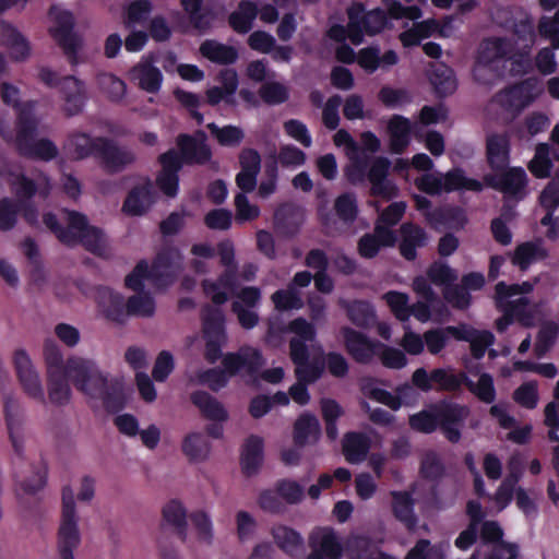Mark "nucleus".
I'll use <instances>...</instances> for the list:
<instances>
[{
	"label": "nucleus",
	"mask_w": 559,
	"mask_h": 559,
	"mask_svg": "<svg viewBox=\"0 0 559 559\" xmlns=\"http://www.w3.org/2000/svg\"><path fill=\"white\" fill-rule=\"evenodd\" d=\"M514 38L485 39L478 48L473 76L484 85H490L503 76L507 64L513 74H526L533 69L531 49L535 44L533 23L525 19L516 25Z\"/></svg>",
	"instance_id": "obj_1"
},
{
	"label": "nucleus",
	"mask_w": 559,
	"mask_h": 559,
	"mask_svg": "<svg viewBox=\"0 0 559 559\" xmlns=\"http://www.w3.org/2000/svg\"><path fill=\"white\" fill-rule=\"evenodd\" d=\"M205 133L198 132L194 138L180 135L178 146L181 155L171 150L159 158L162 171L156 182L158 188L168 197H175L178 192V170L181 168V160L187 163H204L210 159L211 152L205 143Z\"/></svg>",
	"instance_id": "obj_2"
},
{
	"label": "nucleus",
	"mask_w": 559,
	"mask_h": 559,
	"mask_svg": "<svg viewBox=\"0 0 559 559\" xmlns=\"http://www.w3.org/2000/svg\"><path fill=\"white\" fill-rule=\"evenodd\" d=\"M61 215L67 228L62 227L59 219L51 213L44 215V223L62 243L67 246L82 243L95 254L107 253V238L100 229L90 226L84 215L70 211H63Z\"/></svg>",
	"instance_id": "obj_3"
},
{
	"label": "nucleus",
	"mask_w": 559,
	"mask_h": 559,
	"mask_svg": "<svg viewBox=\"0 0 559 559\" xmlns=\"http://www.w3.org/2000/svg\"><path fill=\"white\" fill-rule=\"evenodd\" d=\"M35 103L26 102L19 107L16 134L4 133L8 141H13L21 154L43 160H50L58 154L57 146L47 139H36L38 119L34 112Z\"/></svg>",
	"instance_id": "obj_4"
},
{
	"label": "nucleus",
	"mask_w": 559,
	"mask_h": 559,
	"mask_svg": "<svg viewBox=\"0 0 559 559\" xmlns=\"http://www.w3.org/2000/svg\"><path fill=\"white\" fill-rule=\"evenodd\" d=\"M264 362L259 349L245 346L237 353H230L224 357V370L210 369L200 372L192 381L197 384L207 385L213 391H218L227 384L228 377L237 373L252 376L259 371Z\"/></svg>",
	"instance_id": "obj_5"
},
{
	"label": "nucleus",
	"mask_w": 559,
	"mask_h": 559,
	"mask_svg": "<svg viewBox=\"0 0 559 559\" xmlns=\"http://www.w3.org/2000/svg\"><path fill=\"white\" fill-rule=\"evenodd\" d=\"M468 415V409L451 402H441L430 411H423L411 416L409 425L420 432H432L438 426L451 442L460 440V427Z\"/></svg>",
	"instance_id": "obj_6"
},
{
	"label": "nucleus",
	"mask_w": 559,
	"mask_h": 559,
	"mask_svg": "<svg viewBox=\"0 0 559 559\" xmlns=\"http://www.w3.org/2000/svg\"><path fill=\"white\" fill-rule=\"evenodd\" d=\"M183 258L178 250L170 249L157 255L151 269L145 261L140 262L133 272L127 276L126 285L140 290L144 282L148 281L156 288H165L174 283L177 274L182 270Z\"/></svg>",
	"instance_id": "obj_7"
},
{
	"label": "nucleus",
	"mask_w": 559,
	"mask_h": 559,
	"mask_svg": "<svg viewBox=\"0 0 559 559\" xmlns=\"http://www.w3.org/2000/svg\"><path fill=\"white\" fill-rule=\"evenodd\" d=\"M288 331L294 334L289 342L290 359L295 364V374L298 382L309 384L316 382L322 373L319 366L308 362L309 345L314 346L317 331L312 323L304 318L293 320Z\"/></svg>",
	"instance_id": "obj_8"
},
{
	"label": "nucleus",
	"mask_w": 559,
	"mask_h": 559,
	"mask_svg": "<svg viewBox=\"0 0 559 559\" xmlns=\"http://www.w3.org/2000/svg\"><path fill=\"white\" fill-rule=\"evenodd\" d=\"M348 24L333 25L329 29V37L336 41L349 39L354 45H359L364 40V35H374L380 33L386 25L388 19L383 10L374 9L366 12L361 3H354L347 10Z\"/></svg>",
	"instance_id": "obj_9"
},
{
	"label": "nucleus",
	"mask_w": 559,
	"mask_h": 559,
	"mask_svg": "<svg viewBox=\"0 0 559 559\" xmlns=\"http://www.w3.org/2000/svg\"><path fill=\"white\" fill-rule=\"evenodd\" d=\"M533 290V284L506 285L499 283L496 286V302L498 308L513 316L516 321L525 326L534 325L543 316L542 304H532L525 294Z\"/></svg>",
	"instance_id": "obj_10"
},
{
	"label": "nucleus",
	"mask_w": 559,
	"mask_h": 559,
	"mask_svg": "<svg viewBox=\"0 0 559 559\" xmlns=\"http://www.w3.org/2000/svg\"><path fill=\"white\" fill-rule=\"evenodd\" d=\"M543 91V85L538 79H526L497 93L489 102L487 110L490 115L506 114L508 118H513L537 99Z\"/></svg>",
	"instance_id": "obj_11"
},
{
	"label": "nucleus",
	"mask_w": 559,
	"mask_h": 559,
	"mask_svg": "<svg viewBox=\"0 0 559 559\" xmlns=\"http://www.w3.org/2000/svg\"><path fill=\"white\" fill-rule=\"evenodd\" d=\"M66 371L75 388L85 395L107 399L109 380L95 361L80 356H71L66 361Z\"/></svg>",
	"instance_id": "obj_12"
},
{
	"label": "nucleus",
	"mask_w": 559,
	"mask_h": 559,
	"mask_svg": "<svg viewBox=\"0 0 559 559\" xmlns=\"http://www.w3.org/2000/svg\"><path fill=\"white\" fill-rule=\"evenodd\" d=\"M44 360L49 401L55 405L67 404L71 397V389L68 383L70 379L66 371L61 349L52 340H47L44 344Z\"/></svg>",
	"instance_id": "obj_13"
},
{
	"label": "nucleus",
	"mask_w": 559,
	"mask_h": 559,
	"mask_svg": "<svg viewBox=\"0 0 559 559\" xmlns=\"http://www.w3.org/2000/svg\"><path fill=\"white\" fill-rule=\"evenodd\" d=\"M82 543L80 518L73 489L64 486L61 492V513L56 535V548L76 550Z\"/></svg>",
	"instance_id": "obj_14"
},
{
	"label": "nucleus",
	"mask_w": 559,
	"mask_h": 559,
	"mask_svg": "<svg viewBox=\"0 0 559 559\" xmlns=\"http://www.w3.org/2000/svg\"><path fill=\"white\" fill-rule=\"evenodd\" d=\"M39 80L50 86H59L63 99V110L68 116H74L82 111L86 100L85 83L75 76L60 79L59 73L48 67H43L38 72Z\"/></svg>",
	"instance_id": "obj_15"
},
{
	"label": "nucleus",
	"mask_w": 559,
	"mask_h": 559,
	"mask_svg": "<svg viewBox=\"0 0 559 559\" xmlns=\"http://www.w3.org/2000/svg\"><path fill=\"white\" fill-rule=\"evenodd\" d=\"M51 26L50 33L52 37L63 48L68 60L72 66L81 62L79 50L81 48V39L72 32L74 21L71 12L60 7H53L50 10Z\"/></svg>",
	"instance_id": "obj_16"
},
{
	"label": "nucleus",
	"mask_w": 559,
	"mask_h": 559,
	"mask_svg": "<svg viewBox=\"0 0 559 559\" xmlns=\"http://www.w3.org/2000/svg\"><path fill=\"white\" fill-rule=\"evenodd\" d=\"M418 188L429 194H439L443 191L453 190H481V183L475 179L464 176L463 171L455 169L442 174H426L417 180Z\"/></svg>",
	"instance_id": "obj_17"
},
{
	"label": "nucleus",
	"mask_w": 559,
	"mask_h": 559,
	"mask_svg": "<svg viewBox=\"0 0 559 559\" xmlns=\"http://www.w3.org/2000/svg\"><path fill=\"white\" fill-rule=\"evenodd\" d=\"M13 365L23 392L29 399L45 404L46 396L40 374L25 349L17 348L14 350Z\"/></svg>",
	"instance_id": "obj_18"
},
{
	"label": "nucleus",
	"mask_w": 559,
	"mask_h": 559,
	"mask_svg": "<svg viewBox=\"0 0 559 559\" xmlns=\"http://www.w3.org/2000/svg\"><path fill=\"white\" fill-rule=\"evenodd\" d=\"M4 423L14 452L22 456L25 450L24 409L13 393L2 395Z\"/></svg>",
	"instance_id": "obj_19"
},
{
	"label": "nucleus",
	"mask_w": 559,
	"mask_h": 559,
	"mask_svg": "<svg viewBox=\"0 0 559 559\" xmlns=\"http://www.w3.org/2000/svg\"><path fill=\"white\" fill-rule=\"evenodd\" d=\"M225 317L222 310L206 308L203 313V333L206 340L205 357L214 362L221 356V348L226 341Z\"/></svg>",
	"instance_id": "obj_20"
},
{
	"label": "nucleus",
	"mask_w": 559,
	"mask_h": 559,
	"mask_svg": "<svg viewBox=\"0 0 559 559\" xmlns=\"http://www.w3.org/2000/svg\"><path fill=\"white\" fill-rule=\"evenodd\" d=\"M349 550L357 557L364 559H394L393 557L381 552L377 546L365 536H354L348 540ZM432 550L430 542L420 539L414 548L409 550L406 559H428Z\"/></svg>",
	"instance_id": "obj_21"
},
{
	"label": "nucleus",
	"mask_w": 559,
	"mask_h": 559,
	"mask_svg": "<svg viewBox=\"0 0 559 559\" xmlns=\"http://www.w3.org/2000/svg\"><path fill=\"white\" fill-rule=\"evenodd\" d=\"M311 552L308 559H341L343 547L331 527H316L309 535Z\"/></svg>",
	"instance_id": "obj_22"
},
{
	"label": "nucleus",
	"mask_w": 559,
	"mask_h": 559,
	"mask_svg": "<svg viewBox=\"0 0 559 559\" xmlns=\"http://www.w3.org/2000/svg\"><path fill=\"white\" fill-rule=\"evenodd\" d=\"M129 79L135 83L142 91L156 94L160 91L163 85V73L155 66L151 56H144L141 60L129 71Z\"/></svg>",
	"instance_id": "obj_23"
},
{
	"label": "nucleus",
	"mask_w": 559,
	"mask_h": 559,
	"mask_svg": "<svg viewBox=\"0 0 559 559\" xmlns=\"http://www.w3.org/2000/svg\"><path fill=\"white\" fill-rule=\"evenodd\" d=\"M390 165L391 163L388 158L378 157L372 162L368 173L372 194L388 200L397 195L396 186L386 179Z\"/></svg>",
	"instance_id": "obj_24"
},
{
	"label": "nucleus",
	"mask_w": 559,
	"mask_h": 559,
	"mask_svg": "<svg viewBox=\"0 0 559 559\" xmlns=\"http://www.w3.org/2000/svg\"><path fill=\"white\" fill-rule=\"evenodd\" d=\"M360 385L365 395L378 403L386 405L392 411L400 409L403 404L402 399L407 397L413 392L408 384H404L397 388L396 394H393L377 386V382L372 378H364Z\"/></svg>",
	"instance_id": "obj_25"
},
{
	"label": "nucleus",
	"mask_w": 559,
	"mask_h": 559,
	"mask_svg": "<svg viewBox=\"0 0 559 559\" xmlns=\"http://www.w3.org/2000/svg\"><path fill=\"white\" fill-rule=\"evenodd\" d=\"M155 202V193L152 182L144 179L128 194L122 211L131 216H140L146 213Z\"/></svg>",
	"instance_id": "obj_26"
},
{
	"label": "nucleus",
	"mask_w": 559,
	"mask_h": 559,
	"mask_svg": "<svg viewBox=\"0 0 559 559\" xmlns=\"http://www.w3.org/2000/svg\"><path fill=\"white\" fill-rule=\"evenodd\" d=\"M342 334L348 353L358 362H369L380 346V344L350 328H344Z\"/></svg>",
	"instance_id": "obj_27"
},
{
	"label": "nucleus",
	"mask_w": 559,
	"mask_h": 559,
	"mask_svg": "<svg viewBox=\"0 0 559 559\" xmlns=\"http://www.w3.org/2000/svg\"><path fill=\"white\" fill-rule=\"evenodd\" d=\"M499 173L486 177L488 185L508 195H518L525 188L527 176L523 168L513 167Z\"/></svg>",
	"instance_id": "obj_28"
},
{
	"label": "nucleus",
	"mask_w": 559,
	"mask_h": 559,
	"mask_svg": "<svg viewBox=\"0 0 559 559\" xmlns=\"http://www.w3.org/2000/svg\"><path fill=\"white\" fill-rule=\"evenodd\" d=\"M104 139H92L83 132H75L69 136L64 144L66 153L74 159H83L93 154L99 156Z\"/></svg>",
	"instance_id": "obj_29"
},
{
	"label": "nucleus",
	"mask_w": 559,
	"mask_h": 559,
	"mask_svg": "<svg viewBox=\"0 0 559 559\" xmlns=\"http://www.w3.org/2000/svg\"><path fill=\"white\" fill-rule=\"evenodd\" d=\"M0 40L9 50L10 56L15 61H23L31 55V47L26 38L11 24L0 23Z\"/></svg>",
	"instance_id": "obj_30"
},
{
	"label": "nucleus",
	"mask_w": 559,
	"mask_h": 559,
	"mask_svg": "<svg viewBox=\"0 0 559 559\" xmlns=\"http://www.w3.org/2000/svg\"><path fill=\"white\" fill-rule=\"evenodd\" d=\"M109 171H120L135 160V155L126 147L117 146L115 143L104 139L98 156Z\"/></svg>",
	"instance_id": "obj_31"
},
{
	"label": "nucleus",
	"mask_w": 559,
	"mask_h": 559,
	"mask_svg": "<svg viewBox=\"0 0 559 559\" xmlns=\"http://www.w3.org/2000/svg\"><path fill=\"white\" fill-rule=\"evenodd\" d=\"M204 294L215 304L223 305L235 290L236 275L234 271L225 270V272L215 281L206 280L202 283Z\"/></svg>",
	"instance_id": "obj_32"
},
{
	"label": "nucleus",
	"mask_w": 559,
	"mask_h": 559,
	"mask_svg": "<svg viewBox=\"0 0 559 559\" xmlns=\"http://www.w3.org/2000/svg\"><path fill=\"white\" fill-rule=\"evenodd\" d=\"M413 124L409 119L394 115L388 122L390 135V148L395 154H401L411 143Z\"/></svg>",
	"instance_id": "obj_33"
},
{
	"label": "nucleus",
	"mask_w": 559,
	"mask_h": 559,
	"mask_svg": "<svg viewBox=\"0 0 559 559\" xmlns=\"http://www.w3.org/2000/svg\"><path fill=\"white\" fill-rule=\"evenodd\" d=\"M394 233L381 224H377L372 235L364 236L359 241V253L365 258H373L381 247H391L395 243Z\"/></svg>",
	"instance_id": "obj_34"
},
{
	"label": "nucleus",
	"mask_w": 559,
	"mask_h": 559,
	"mask_svg": "<svg viewBox=\"0 0 559 559\" xmlns=\"http://www.w3.org/2000/svg\"><path fill=\"white\" fill-rule=\"evenodd\" d=\"M459 341L468 342L472 355L479 359L484 357L486 350L493 344L495 336L487 330H478L468 324H460Z\"/></svg>",
	"instance_id": "obj_35"
},
{
	"label": "nucleus",
	"mask_w": 559,
	"mask_h": 559,
	"mask_svg": "<svg viewBox=\"0 0 559 559\" xmlns=\"http://www.w3.org/2000/svg\"><path fill=\"white\" fill-rule=\"evenodd\" d=\"M481 544L474 551L469 559H479L491 556L500 545H508L501 540L503 532L495 521H486L480 526Z\"/></svg>",
	"instance_id": "obj_36"
},
{
	"label": "nucleus",
	"mask_w": 559,
	"mask_h": 559,
	"mask_svg": "<svg viewBox=\"0 0 559 559\" xmlns=\"http://www.w3.org/2000/svg\"><path fill=\"white\" fill-rule=\"evenodd\" d=\"M510 141L506 134H491L487 138V159L496 173L504 170L509 164Z\"/></svg>",
	"instance_id": "obj_37"
},
{
	"label": "nucleus",
	"mask_w": 559,
	"mask_h": 559,
	"mask_svg": "<svg viewBox=\"0 0 559 559\" xmlns=\"http://www.w3.org/2000/svg\"><path fill=\"white\" fill-rule=\"evenodd\" d=\"M163 521L174 527L177 532L179 539L182 543H188V522L187 509L179 500H170L162 509Z\"/></svg>",
	"instance_id": "obj_38"
},
{
	"label": "nucleus",
	"mask_w": 559,
	"mask_h": 559,
	"mask_svg": "<svg viewBox=\"0 0 559 559\" xmlns=\"http://www.w3.org/2000/svg\"><path fill=\"white\" fill-rule=\"evenodd\" d=\"M370 438L361 432H348L343 439V453L350 464L362 462L370 450Z\"/></svg>",
	"instance_id": "obj_39"
},
{
	"label": "nucleus",
	"mask_w": 559,
	"mask_h": 559,
	"mask_svg": "<svg viewBox=\"0 0 559 559\" xmlns=\"http://www.w3.org/2000/svg\"><path fill=\"white\" fill-rule=\"evenodd\" d=\"M263 462V439L259 436H250L242 445L241 466L247 475L258 472Z\"/></svg>",
	"instance_id": "obj_40"
},
{
	"label": "nucleus",
	"mask_w": 559,
	"mask_h": 559,
	"mask_svg": "<svg viewBox=\"0 0 559 559\" xmlns=\"http://www.w3.org/2000/svg\"><path fill=\"white\" fill-rule=\"evenodd\" d=\"M97 304L102 312L110 320L122 322L127 316L124 300L120 294L109 288H100L97 293Z\"/></svg>",
	"instance_id": "obj_41"
},
{
	"label": "nucleus",
	"mask_w": 559,
	"mask_h": 559,
	"mask_svg": "<svg viewBox=\"0 0 559 559\" xmlns=\"http://www.w3.org/2000/svg\"><path fill=\"white\" fill-rule=\"evenodd\" d=\"M181 450L192 463L204 462L211 455V444L201 432L188 433L182 441Z\"/></svg>",
	"instance_id": "obj_42"
},
{
	"label": "nucleus",
	"mask_w": 559,
	"mask_h": 559,
	"mask_svg": "<svg viewBox=\"0 0 559 559\" xmlns=\"http://www.w3.org/2000/svg\"><path fill=\"white\" fill-rule=\"evenodd\" d=\"M392 511L394 516L408 530L417 525V518L414 513V500L406 491H392Z\"/></svg>",
	"instance_id": "obj_43"
},
{
	"label": "nucleus",
	"mask_w": 559,
	"mask_h": 559,
	"mask_svg": "<svg viewBox=\"0 0 559 559\" xmlns=\"http://www.w3.org/2000/svg\"><path fill=\"white\" fill-rule=\"evenodd\" d=\"M191 401L207 419L214 421H226L228 419V413L224 405L209 393L197 391L192 393Z\"/></svg>",
	"instance_id": "obj_44"
},
{
	"label": "nucleus",
	"mask_w": 559,
	"mask_h": 559,
	"mask_svg": "<svg viewBox=\"0 0 559 559\" xmlns=\"http://www.w3.org/2000/svg\"><path fill=\"white\" fill-rule=\"evenodd\" d=\"M547 257V250L542 241H527L519 245L513 253L512 262L521 270H526L531 264Z\"/></svg>",
	"instance_id": "obj_45"
},
{
	"label": "nucleus",
	"mask_w": 559,
	"mask_h": 559,
	"mask_svg": "<svg viewBox=\"0 0 559 559\" xmlns=\"http://www.w3.org/2000/svg\"><path fill=\"white\" fill-rule=\"evenodd\" d=\"M401 254L407 260L415 259L416 248L423 247L427 241L424 230L420 227L408 223L401 227Z\"/></svg>",
	"instance_id": "obj_46"
},
{
	"label": "nucleus",
	"mask_w": 559,
	"mask_h": 559,
	"mask_svg": "<svg viewBox=\"0 0 559 559\" xmlns=\"http://www.w3.org/2000/svg\"><path fill=\"white\" fill-rule=\"evenodd\" d=\"M455 331H460V324L456 326L435 328L427 330L424 333L427 350L431 355H438L445 348L451 336L459 341V334Z\"/></svg>",
	"instance_id": "obj_47"
},
{
	"label": "nucleus",
	"mask_w": 559,
	"mask_h": 559,
	"mask_svg": "<svg viewBox=\"0 0 559 559\" xmlns=\"http://www.w3.org/2000/svg\"><path fill=\"white\" fill-rule=\"evenodd\" d=\"M321 432L319 420L310 414L301 415L294 429V439L298 445L314 442L319 439Z\"/></svg>",
	"instance_id": "obj_48"
},
{
	"label": "nucleus",
	"mask_w": 559,
	"mask_h": 559,
	"mask_svg": "<svg viewBox=\"0 0 559 559\" xmlns=\"http://www.w3.org/2000/svg\"><path fill=\"white\" fill-rule=\"evenodd\" d=\"M271 534L275 544L287 554H294L304 545L302 536L287 525L275 524Z\"/></svg>",
	"instance_id": "obj_49"
},
{
	"label": "nucleus",
	"mask_w": 559,
	"mask_h": 559,
	"mask_svg": "<svg viewBox=\"0 0 559 559\" xmlns=\"http://www.w3.org/2000/svg\"><path fill=\"white\" fill-rule=\"evenodd\" d=\"M99 91L111 102H121L127 93L124 81L109 72H99L96 75Z\"/></svg>",
	"instance_id": "obj_50"
},
{
	"label": "nucleus",
	"mask_w": 559,
	"mask_h": 559,
	"mask_svg": "<svg viewBox=\"0 0 559 559\" xmlns=\"http://www.w3.org/2000/svg\"><path fill=\"white\" fill-rule=\"evenodd\" d=\"M258 14L257 5L251 1H242L229 16L230 26L238 33H248L252 28Z\"/></svg>",
	"instance_id": "obj_51"
},
{
	"label": "nucleus",
	"mask_w": 559,
	"mask_h": 559,
	"mask_svg": "<svg viewBox=\"0 0 559 559\" xmlns=\"http://www.w3.org/2000/svg\"><path fill=\"white\" fill-rule=\"evenodd\" d=\"M340 305L346 309L349 320L359 326H368L376 319L372 306L367 301L355 300L352 302L340 300Z\"/></svg>",
	"instance_id": "obj_52"
},
{
	"label": "nucleus",
	"mask_w": 559,
	"mask_h": 559,
	"mask_svg": "<svg viewBox=\"0 0 559 559\" xmlns=\"http://www.w3.org/2000/svg\"><path fill=\"white\" fill-rule=\"evenodd\" d=\"M430 80L436 88V92L441 96H447L454 93L457 87L453 70L443 63L435 66L430 75Z\"/></svg>",
	"instance_id": "obj_53"
},
{
	"label": "nucleus",
	"mask_w": 559,
	"mask_h": 559,
	"mask_svg": "<svg viewBox=\"0 0 559 559\" xmlns=\"http://www.w3.org/2000/svg\"><path fill=\"white\" fill-rule=\"evenodd\" d=\"M200 51L209 60L225 64L235 62L238 56L236 49L215 40L204 41Z\"/></svg>",
	"instance_id": "obj_54"
},
{
	"label": "nucleus",
	"mask_w": 559,
	"mask_h": 559,
	"mask_svg": "<svg viewBox=\"0 0 559 559\" xmlns=\"http://www.w3.org/2000/svg\"><path fill=\"white\" fill-rule=\"evenodd\" d=\"M438 29V22L429 19L415 23L412 28L401 33L400 39L405 47L415 46L424 38L435 34Z\"/></svg>",
	"instance_id": "obj_55"
},
{
	"label": "nucleus",
	"mask_w": 559,
	"mask_h": 559,
	"mask_svg": "<svg viewBox=\"0 0 559 559\" xmlns=\"http://www.w3.org/2000/svg\"><path fill=\"white\" fill-rule=\"evenodd\" d=\"M433 389L456 391L461 388L465 373H455L451 367L437 368L431 371Z\"/></svg>",
	"instance_id": "obj_56"
},
{
	"label": "nucleus",
	"mask_w": 559,
	"mask_h": 559,
	"mask_svg": "<svg viewBox=\"0 0 559 559\" xmlns=\"http://www.w3.org/2000/svg\"><path fill=\"white\" fill-rule=\"evenodd\" d=\"M190 520L197 533V540L204 545H212L214 542V526L210 514L203 510L190 514Z\"/></svg>",
	"instance_id": "obj_57"
},
{
	"label": "nucleus",
	"mask_w": 559,
	"mask_h": 559,
	"mask_svg": "<svg viewBox=\"0 0 559 559\" xmlns=\"http://www.w3.org/2000/svg\"><path fill=\"white\" fill-rule=\"evenodd\" d=\"M382 298L385 300L397 320L403 324L408 323L411 318V306L408 304L409 298L406 294L391 290L384 294Z\"/></svg>",
	"instance_id": "obj_58"
},
{
	"label": "nucleus",
	"mask_w": 559,
	"mask_h": 559,
	"mask_svg": "<svg viewBox=\"0 0 559 559\" xmlns=\"http://www.w3.org/2000/svg\"><path fill=\"white\" fill-rule=\"evenodd\" d=\"M552 163L550 159V147L547 144H538L535 155L528 164L530 171L537 178H547L550 175Z\"/></svg>",
	"instance_id": "obj_59"
},
{
	"label": "nucleus",
	"mask_w": 559,
	"mask_h": 559,
	"mask_svg": "<svg viewBox=\"0 0 559 559\" xmlns=\"http://www.w3.org/2000/svg\"><path fill=\"white\" fill-rule=\"evenodd\" d=\"M469 391L475 394L480 401L485 403H492L496 399V390L493 385V379L488 373H481L477 380L474 382L469 380L466 376L464 381Z\"/></svg>",
	"instance_id": "obj_60"
},
{
	"label": "nucleus",
	"mask_w": 559,
	"mask_h": 559,
	"mask_svg": "<svg viewBox=\"0 0 559 559\" xmlns=\"http://www.w3.org/2000/svg\"><path fill=\"white\" fill-rule=\"evenodd\" d=\"M259 96L269 105H278L288 99L289 92L285 84L270 79L259 88Z\"/></svg>",
	"instance_id": "obj_61"
},
{
	"label": "nucleus",
	"mask_w": 559,
	"mask_h": 559,
	"mask_svg": "<svg viewBox=\"0 0 559 559\" xmlns=\"http://www.w3.org/2000/svg\"><path fill=\"white\" fill-rule=\"evenodd\" d=\"M271 299L277 310L300 309L304 306L301 294L294 286L276 290Z\"/></svg>",
	"instance_id": "obj_62"
},
{
	"label": "nucleus",
	"mask_w": 559,
	"mask_h": 559,
	"mask_svg": "<svg viewBox=\"0 0 559 559\" xmlns=\"http://www.w3.org/2000/svg\"><path fill=\"white\" fill-rule=\"evenodd\" d=\"M207 128L223 146H238L245 138L243 130L237 126L219 128L215 123H209Z\"/></svg>",
	"instance_id": "obj_63"
},
{
	"label": "nucleus",
	"mask_w": 559,
	"mask_h": 559,
	"mask_svg": "<svg viewBox=\"0 0 559 559\" xmlns=\"http://www.w3.org/2000/svg\"><path fill=\"white\" fill-rule=\"evenodd\" d=\"M155 312V301L147 295H136L129 298L127 302V314L136 317H152Z\"/></svg>",
	"instance_id": "obj_64"
}]
</instances>
